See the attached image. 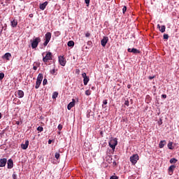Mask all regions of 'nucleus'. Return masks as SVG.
I'll list each match as a JSON object with an SVG mask.
<instances>
[{"instance_id":"nucleus-1","label":"nucleus","mask_w":179,"mask_h":179,"mask_svg":"<svg viewBox=\"0 0 179 179\" xmlns=\"http://www.w3.org/2000/svg\"><path fill=\"white\" fill-rule=\"evenodd\" d=\"M42 55L43 57V61L45 62V64H47L48 61H51V59H52V53L50 52H48L45 57L44 53H43Z\"/></svg>"},{"instance_id":"nucleus-2","label":"nucleus","mask_w":179,"mask_h":179,"mask_svg":"<svg viewBox=\"0 0 179 179\" xmlns=\"http://www.w3.org/2000/svg\"><path fill=\"white\" fill-rule=\"evenodd\" d=\"M41 41V38L40 37H37L33 40L31 43V48L34 50V48H37L38 46V43Z\"/></svg>"},{"instance_id":"nucleus-3","label":"nucleus","mask_w":179,"mask_h":179,"mask_svg":"<svg viewBox=\"0 0 179 179\" xmlns=\"http://www.w3.org/2000/svg\"><path fill=\"white\" fill-rule=\"evenodd\" d=\"M41 82H43V73H39L36 79L35 89H38V87H40Z\"/></svg>"},{"instance_id":"nucleus-4","label":"nucleus","mask_w":179,"mask_h":179,"mask_svg":"<svg viewBox=\"0 0 179 179\" xmlns=\"http://www.w3.org/2000/svg\"><path fill=\"white\" fill-rule=\"evenodd\" d=\"M118 145V141H117V138H113L110 140L109 141V146L113 149V150H115V146Z\"/></svg>"},{"instance_id":"nucleus-5","label":"nucleus","mask_w":179,"mask_h":179,"mask_svg":"<svg viewBox=\"0 0 179 179\" xmlns=\"http://www.w3.org/2000/svg\"><path fill=\"white\" fill-rule=\"evenodd\" d=\"M138 160H139V155H138V154H134L130 157V162L134 166L138 163Z\"/></svg>"},{"instance_id":"nucleus-6","label":"nucleus","mask_w":179,"mask_h":179,"mask_svg":"<svg viewBox=\"0 0 179 179\" xmlns=\"http://www.w3.org/2000/svg\"><path fill=\"white\" fill-rule=\"evenodd\" d=\"M45 42L43 43L44 47H47L48 44L50 43V40H51V32H47L45 35Z\"/></svg>"},{"instance_id":"nucleus-7","label":"nucleus","mask_w":179,"mask_h":179,"mask_svg":"<svg viewBox=\"0 0 179 179\" xmlns=\"http://www.w3.org/2000/svg\"><path fill=\"white\" fill-rule=\"evenodd\" d=\"M82 77L83 78L84 85H85V86H86L87 85V83H89V80H90V79L89 78V76H87L86 75V73H83Z\"/></svg>"},{"instance_id":"nucleus-8","label":"nucleus","mask_w":179,"mask_h":179,"mask_svg":"<svg viewBox=\"0 0 179 179\" xmlns=\"http://www.w3.org/2000/svg\"><path fill=\"white\" fill-rule=\"evenodd\" d=\"M59 62L62 66H65L66 64V61L65 60V58H64V56H59Z\"/></svg>"},{"instance_id":"nucleus-9","label":"nucleus","mask_w":179,"mask_h":179,"mask_svg":"<svg viewBox=\"0 0 179 179\" xmlns=\"http://www.w3.org/2000/svg\"><path fill=\"white\" fill-rule=\"evenodd\" d=\"M107 43H108V38L107 36H104L101 41V45L102 47H106Z\"/></svg>"},{"instance_id":"nucleus-10","label":"nucleus","mask_w":179,"mask_h":179,"mask_svg":"<svg viewBox=\"0 0 179 179\" xmlns=\"http://www.w3.org/2000/svg\"><path fill=\"white\" fill-rule=\"evenodd\" d=\"M76 103V101L73 99H72V101L70 102V103L68 104V106H67V109H68V110H71V108H72L73 107H75Z\"/></svg>"},{"instance_id":"nucleus-11","label":"nucleus","mask_w":179,"mask_h":179,"mask_svg":"<svg viewBox=\"0 0 179 179\" xmlns=\"http://www.w3.org/2000/svg\"><path fill=\"white\" fill-rule=\"evenodd\" d=\"M8 163V159L6 158H3L0 159V167H5Z\"/></svg>"},{"instance_id":"nucleus-12","label":"nucleus","mask_w":179,"mask_h":179,"mask_svg":"<svg viewBox=\"0 0 179 179\" xmlns=\"http://www.w3.org/2000/svg\"><path fill=\"white\" fill-rule=\"evenodd\" d=\"M128 52H133V54H139L141 52L139 51V50L136 49V48H128L127 49Z\"/></svg>"},{"instance_id":"nucleus-13","label":"nucleus","mask_w":179,"mask_h":179,"mask_svg":"<svg viewBox=\"0 0 179 179\" xmlns=\"http://www.w3.org/2000/svg\"><path fill=\"white\" fill-rule=\"evenodd\" d=\"M7 165H8V169H13V159H8L7 162Z\"/></svg>"},{"instance_id":"nucleus-14","label":"nucleus","mask_w":179,"mask_h":179,"mask_svg":"<svg viewBox=\"0 0 179 179\" xmlns=\"http://www.w3.org/2000/svg\"><path fill=\"white\" fill-rule=\"evenodd\" d=\"M21 148L23 149V150H26L29 148V140L25 141L24 144H21Z\"/></svg>"},{"instance_id":"nucleus-15","label":"nucleus","mask_w":179,"mask_h":179,"mask_svg":"<svg viewBox=\"0 0 179 179\" xmlns=\"http://www.w3.org/2000/svg\"><path fill=\"white\" fill-rule=\"evenodd\" d=\"M48 5V1H45L44 3L40 4L39 6V8L41 10H44V9H45L46 6Z\"/></svg>"},{"instance_id":"nucleus-16","label":"nucleus","mask_w":179,"mask_h":179,"mask_svg":"<svg viewBox=\"0 0 179 179\" xmlns=\"http://www.w3.org/2000/svg\"><path fill=\"white\" fill-rule=\"evenodd\" d=\"M157 29H159V31H161V33H164V31H166V26L164 25L160 27V24H157Z\"/></svg>"},{"instance_id":"nucleus-17","label":"nucleus","mask_w":179,"mask_h":179,"mask_svg":"<svg viewBox=\"0 0 179 179\" xmlns=\"http://www.w3.org/2000/svg\"><path fill=\"white\" fill-rule=\"evenodd\" d=\"M174 169H176V166L175 165H171L169 168V176H171V174H173V171H174Z\"/></svg>"},{"instance_id":"nucleus-18","label":"nucleus","mask_w":179,"mask_h":179,"mask_svg":"<svg viewBox=\"0 0 179 179\" xmlns=\"http://www.w3.org/2000/svg\"><path fill=\"white\" fill-rule=\"evenodd\" d=\"M10 57H12V55L10 52H7L3 56V59H7V61H9V58H10Z\"/></svg>"},{"instance_id":"nucleus-19","label":"nucleus","mask_w":179,"mask_h":179,"mask_svg":"<svg viewBox=\"0 0 179 179\" xmlns=\"http://www.w3.org/2000/svg\"><path fill=\"white\" fill-rule=\"evenodd\" d=\"M17 96H18L19 99H22V97L24 96V92L22 90H18Z\"/></svg>"},{"instance_id":"nucleus-20","label":"nucleus","mask_w":179,"mask_h":179,"mask_svg":"<svg viewBox=\"0 0 179 179\" xmlns=\"http://www.w3.org/2000/svg\"><path fill=\"white\" fill-rule=\"evenodd\" d=\"M165 145H166V141H161L159 144V148H160V149H162V148H164Z\"/></svg>"},{"instance_id":"nucleus-21","label":"nucleus","mask_w":179,"mask_h":179,"mask_svg":"<svg viewBox=\"0 0 179 179\" xmlns=\"http://www.w3.org/2000/svg\"><path fill=\"white\" fill-rule=\"evenodd\" d=\"M11 26L12 27H16V26H17V20H13L11 21Z\"/></svg>"},{"instance_id":"nucleus-22","label":"nucleus","mask_w":179,"mask_h":179,"mask_svg":"<svg viewBox=\"0 0 179 179\" xmlns=\"http://www.w3.org/2000/svg\"><path fill=\"white\" fill-rule=\"evenodd\" d=\"M67 45L68 47H73V45H75V42H73V41H69Z\"/></svg>"},{"instance_id":"nucleus-23","label":"nucleus","mask_w":179,"mask_h":179,"mask_svg":"<svg viewBox=\"0 0 179 179\" xmlns=\"http://www.w3.org/2000/svg\"><path fill=\"white\" fill-rule=\"evenodd\" d=\"M37 66H40V63H34L33 66L34 71H37Z\"/></svg>"},{"instance_id":"nucleus-24","label":"nucleus","mask_w":179,"mask_h":179,"mask_svg":"<svg viewBox=\"0 0 179 179\" xmlns=\"http://www.w3.org/2000/svg\"><path fill=\"white\" fill-rule=\"evenodd\" d=\"M152 101V97H150L149 95H147L145 96V101L149 103Z\"/></svg>"},{"instance_id":"nucleus-25","label":"nucleus","mask_w":179,"mask_h":179,"mask_svg":"<svg viewBox=\"0 0 179 179\" xmlns=\"http://www.w3.org/2000/svg\"><path fill=\"white\" fill-rule=\"evenodd\" d=\"M169 162H170L171 164H173L177 163L178 160L176 158H172L170 159Z\"/></svg>"},{"instance_id":"nucleus-26","label":"nucleus","mask_w":179,"mask_h":179,"mask_svg":"<svg viewBox=\"0 0 179 179\" xmlns=\"http://www.w3.org/2000/svg\"><path fill=\"white\" fill-rule=\"evenodd\" d=\"M60 156H61V155H59V152H55V159H57V160L59 159Z\"/></svg>"},{"instance_id":"nucleus-27","label":"nucleus","mask_w":179,"mask_h":179,"mask_svg":"<svg viewBox=\"0 0 179 179\" xmlns=\"http://www.w3.org/2000/svg\"><path fill=\"white\" fill-rule=\"evenodd\" d=\"M52 97V99H56L57 97H58V92H53Z\"/></svg>"},{"instance_id":"nucleus-28","label":"nucleus","mask_w":179,"mask_h":179,"mask_svg":"<svg viewBox=\"0 0 179 179\" xmlns=\"http://www.w3.org/2000/svg\"><path fill=\"white\" fill-rule=\"evenodd\" d=\"M168 148L171 150H173V143L172 142L168 143Z\"/></svg>"},{"instance_id":"nucleus-29","label":"nucleus","mask_w":179,"mask_h":179,"mask_svg":"<svg viewBox=\"0 0 179 179\" xmlns=\"http://www.w3.org/2000/svg\"><path fill=\"white\" fill-rule=\"evenodd\" d=\"M5 78V73H0V80H2Z\"/></svg>"},{"instance_id":"nucleus-30","label":"nucleus","mask_w":179,"mask_h":179,"mask_svg":"<svg viewBox=\"0 0 179 179\" xmlns=\"http://www.w3.org/2000/svg\"><path fill=\"white\" fill-rule=\"evenodd\" d=\"M43 127H41V126H39L38 128H37V131H38L39 132H43Z\"/></svg>"},{"instance_id":"nucleus-31","label":"nucleus","mask_w":179,"mask_h":179,"mask_svg":"<svg viewBox=\"0 0 179 179\" xmlns=\"http://www.w3.org/2000/svg\"><path fill=\"white\" fill-rule=\"evenodd\" d=\"M164 40H169V34H164Z\"/></svg>"},{"instance_id":"nucleus-32","label":"nucleus","mask_w":179,"mask_h":179,"mask_svg":"<svg viewBox=\"0 0 179 179\" xmlns=\"http://www.w3.org/2000/svg\"><path fill=\"white\" fill-rule=\"evenodd\" d=\"M56 72H57V70H55V69H53L52 70L50 71V73L52 75H55Z\"/></svg>"},{"instance_id":"nucleus-33","label":"nucleus","mask_w":179,"mask_h":179,"mask_svg":"<svg viewBox=\"0 0 179 179\" xmlns=\"http://www.w3.org/2000/svg\"><path fill=\"white\" fill-rule=\"evenodd\" d=\"M85 94H86V96H90V94H91L90 90H86L85 91Z\"/></svg>"},{"instance_id":"nucleus-34","label":"nucleus","mask_w":179,"mask_h":179,"mask_svg":"<svg viewBox=\"0 0 179 179\" xmlns=\"http://www.w3.org/2000/svg\"><path fill=\"white\" fill-rule=\"evenodd\" d=\"M47 83H48V80H47L46 78H45V79L43 80V86H45V85H47Z\"/></svg>"},{"instance_id":"nucleus-35","label":"nucleus","mask_w":179,"mask_h":179,"mask_svg":"<svg viewBox=\"0 0 179 179\" xmlns=\"http://www.w3.org/2000/svg\"><path fill=\"white\" fill-rule=\"evenodd\" d=\"M85 2L87 5V6H89L90 3V0H85Z\"/></svg>"},{"instance_id":"nucleus-36","label":"nucleus","mask_w":179,"mask_h":179,"mask_svg":"<svg viewBox=\"0 0 179 179\" xmlns=\"http://www.w3.org/2000/svg\"><path fill=\"white\" fill-rule=\"evenodd\" d=\"M13 179H17V175H16V173L15 172L13 174Z\"/></svg>"},{"instance_id":"nucleus-37","label":"nucleus","mask_w":179,"mask_h":179,"mask_svg":"<svg viewBox=\"0 0 179 179\" xmlns=\"http://www.w3.org/2000/svg\"><path fill=\"white\" fill-rule=\"evenodd\" d=\"M125 12H127V6H124L122 9V13H125Z\"/></svg>"},{"instance_id":"nucleus-38","label":"nucleus","mask_w":179,"mask_h":179,"mask_svg":"<svg viewBox=\"0 0 179 179\" xmlns=\"http://www.w3.org/2000/svg\"><path fill=\"white\" fill-rule=\"evenodd\" d=\"M57 128H58L59 131H62V125L59 124Z\"/></svg>"},{"instance_id":"nucleus-39","label":"nucleus","mask_w":179,"mask_h":179,"mask_svg":"<svg viewBox=\"0 0 179 179\" xmlns=\"http://www.w3.org/2000/svg\"><path fill=\"white\" fill-rule=\"evenodd\" d=\"M110 179H118V177L117 176H113L110 178Z\"/></svg>"},{"instance_id":"nucleus-40","label":"nucleus","mask_w":179,"mask_h":179,"mask_svg":"<svg viewBox=\"0 0 179 179\" xmlns=\"http://www.w3.org/2000/svg\"><path fill=\"white\" fill-rule=\"evenodd\" d=\"M124 105L128 107V106H129V101H125Z\"/></svg>"},{"instance_id":"nucleus-41","label":"nucleus","mask_w":179,"mask_h":179,"mask_svg":"<svg viewBox=\"0 0 179 179\" xmlns=\"http://www.w3.org/2000/svg\"><path fill=\"white\" fill-rule=\"evenodd\" d=\"M162 124H163V120L160 119L159 121H158V124L162 125Z\"/></svg>"},{"instance_id":"nucleus-42","label":"nucleus","mask_w":179,"mask_h":179,"mask_svg":"<svg viewBox=\"0 0 179 179\" xmlns=\"http://www.w3.org/2000/svg\"><path fill=\"white\" fill-rule=\"evenodd\" d=\"M108 103V102L107 99H105V100L103 101V104H104L105 106H106Z\"/></svg>"},{"instance_id":"nucleus-43","label":"nucleus","mask_w":179,"mask_h":179,"mask_svg":"<svg viewBox=\"0 0 179 179\" xmlns=\"http://www.w3.org/2000/svg\"><path fill=\"white\" fill-rule=\"evenodd\" d=\"M162 99H167V95L166 94H162Z\"/></svg>"},{"instance_id":"nucleus-44","label":"nucleus","mask_w":179,"mask_h":179,"mask_svg":"<svg viewBox=\"0 0 179 179\" xmlns=\"http://www.w3.org/2000/svg\"><path fill=\"white\" fill-rule=\"evenodd\" d=\"M90 36V33L87 32V33L85 34V37H89Z\"/></svg>"},{"instance_id":"nucleus-45","label":"nucleus","mask_w":179,"mask_h":179,"mask_svg":"<svg viewBox=\"0 0 179 179\" xmlns=\"http://www.w3.org/2000/svg\"><path fill=\"white\" fill-rule=\"evenodd\" d=\"M149 79H150V80H152V79H154L155 78V76H150L149 78H148Z\"/></svg>"},{"instance_id":"nucleus-46","label":"nucleus","mask_w":179,"mask_h":179,"mask_svg":"<svg viewBox=\"0 0 179 179\" xmlns=\"http://www.w3.org/2000/svg\"><path fill=\"white\" fill-rule=\"evenodd\" d=\"M51 143H52V140H48V144L51 145Z\"/></svg>"},{"instance_id":"nucleus-47","label":"nucleus","mask_w":179,"mask_h":179,"mask_svg":"<svg viewBox=\"0 0 179 179\" xmlns=\"http://www.w3.org/2000/svg\"><path fill=\"white\" fill-rule=\"evenodd\" d=\"M29 17H33L34 15L32 13L29 15Z\"/></svg>"},{"instance_id":"nucleus-48","label":"nucleus","mask_w":179,"mask_h":179,"mask_svg":"<svg viewBox=\"0 0 179 179\" xmlns=\"http://www.w3.org/2000/svg\"><path fill=\"white\" fill-rule=\"evenodd\" d=\"M2 118V113H0V120Z\"/></svg>"},{"instance_id":"nucleus-49","label":"nucleus","mask_w":179,"mask_h":179,"mask_svg":"<svg viewBox=\"0 0 179 179\" xmlns=\"http://www.w3.org/2000/svg\"><path fill=\"white\" fill-rule=\"evenodd\" d=\"M128 89L131 87V85H127Z\"/></svg>"},{"instance_id":"nucleus-50","label":"nucleus","mask_w":179,"mask_h":179,"mask_svg":"<svg viewBox=\"0 0 179 179\" xmlns=\"http://www.w3.org/2000/svg\"><path fill=\"white\" fill-rule=\"evenodd\" d=\"M17 125H19V122H17Z\"/></svg>"},{"instance_id":"nucleus-51","label":"nucleus","mask_w":179,"mask_h":179,"mask_svg":"<svg viewBox=\"0 0 179 179\" xmlns=\"http://www.w3.org/2000/svg\"><path fill=\"white\" fill-rule=\"evenodd\" d=\"M114 164H117V163L115 162Z\"/></svg>"},{"instance_id":"nucleus-52","label":"nucleus","mask_w":179,"mask_h":179,"mask_svg":"<svg viewBox=\"0 0 179 179\" xmlns=\"http://www.w3.org/2000/svg\"><path fill=\"white\" fill-rule=\"evenodd\" d=\"M114 164H117V163L115 162Z\"/></svg>"},{"instance_id":"nucleus-53","label":"nucleus","mask_w":179,"mask_h":179,"mask_svg":"<svg viewBox=\"0 0 179 179\" xmlns=\"http://www.w3.org/2000/svg\"><path fill=\"white\" fill-rule=\"evenodd\" d=\"M114 164H117V163L115 162Z\"/></svg>"},{"instance_id":"nucleus-54","label":"nucleus","mask_w":179,"mask_h":179,"mask_svg":"<svg viewBox=\"0 0 179 179\" xmlns=\"http://www.w3.org/2000/svg\"><path fill=\"white\" fill-rule=\"evenodd\" d=\"M20 1H23V0H20Z\"/></svg>"},{"instance_id":"nucleus-55","label":"nucleus","mask_w":179,"mask_h":179,"mask_svg":"<svg viewBox=\"0 0 179 179\" xmlns=\"http://www.w3.org/2000/svg\"><path fill=\"white\" fill-rule=\"evenodd\" d=\"M63 1H65V0H63Z\"/></svg>"}]
</instances>
